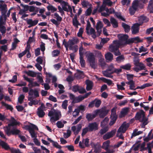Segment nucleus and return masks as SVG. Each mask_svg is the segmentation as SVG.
<instances>
[{
    "mask_svg": "<svg viewBox=\"0 0 153 153\" xmlns=\"http://www.w3.org/2000/svg\"><path fill=\"white\" fill-rule=\"evenodd\" d=\"M79 59L81 66L82 68L85 67V61L83 59V56H80Z\"/></svg>",
    "mask_w": 153,
    "mask_h": 153,
    "instance_id": "37998d69",
    "label": "nucleus"
},
{
    "mask_svg": "<svg viewBox=\"0 0 153 153\" xmlns=\"http://www.w3.org/2000/svg\"><path fill=\"white\" fill-rule=\"evenodd\" d=\"M113 55L110 52L107 53L105 56L106 60L108 61H111L113 59Z\"/></svg>",
    "mask_w": 153,
    "mask_h": 153,
    "instance_id": "cd10ccee",
    "label": "nucleus"
},
{
    "mask_svg": "<svg viewBox=\"0 0 153 153\" xmlns=\"http://www.w3.org/2000/svg\"><path fill=\"white\" fill-rule=\"evenodd\" d=\"M103 74L106 77H111V74H112L107 70L106 71H104Z\"/></svg>",
    "mask_w": 153,
    "mask_h": 153,
    "instance_id": "603ef678",
    "label": "nucleus"
},
{
    "mask_svg": "<svg viewBox=\"0 0 153 153\" xmlns=\"http://www.w3.org/2000/svg\"><path fill=\"white\" fill-rule=\"evenodd\" d=\"M151 85L150 83H145L140 86H137L136 88V89H143L146 87H149L151 86Z\"/></svg>",
    "mask_w": 153,
    "mask_h": 153,
    "instance_id": "a19ab883",
    "label": "nucleus"
},
{
    "mask_svg": "<svg viewBox=\"0 0 153 153\" xmlns=\"http://www.w3.org/2000/svg\"><path fill=\"white\" fill-rule=\"evenodd\" d=\"M19 123L16 120L11 121L10 123L8 124V126L6 127V128H10L11 126H16L18 125Z\"/></svg>",
    "mask_w": 153,
    "mask_h": 153,
    "instance_id": "4c0bfd02",
    "label": "nucleus"
},
{
    "mask_svg": "<svg viewBox=\"0 0 153 153\" xmlns=\"http://www.w3.org/2000/svg\"><path fill=\"white\" fill-rule=\"evenodd\" d=\"M7 5L6 4H1L0 5V11L1 14L3 13H7Z\"/></svg>",
    "mask_w": 153,
    "mask_h": 153,
    "instance_id": "5701e85b",
    "label": "nucleus"
},
{
    "mask_svg": "<svg viewBox=\"0 0 153 153\" xmlns=\"http://www.w3.org/2000/svg\"><path fill=\"white\" fill-rule=\"evenodd\" d=\"M68 101L67 100H65L62 102V107L64 109H66L68 105Z\"/></svg>",
    "mask_w": 153,
    "mask_h": 153,
    "instance_id": "6e6d98bb",
    "label": "nucleus"
},
{
    "mask_svg": "<svg viewBox=\"0 0 153 153\" xmlns=\"http://www.w3.org/2000/svg\"><path fill=\"white\" fill-rule=\"evenodd\" d=\"M132 39L133 43H138L141 42L143 41L141 39L138 37H136L132 38Z\"/></svg>",
    "mask_w": 153,
    "mask_h": 153,
    "instance_id": "de8ad7c7",
    "label": "nucleus"
},
{
    "mask_svg": "<svg viewBox=\"0 0 153 153\" xmlns=\"http://www.w3.org/2000/svg\"><path fill=\"white\" fill-rule=\"evenodd\" d=\"M37 114L39 117L42 118L44 117L45 114V113L44 111L43 110H40V108H38Z\"/></svg>",
    "mask_w": 153,
    "mask_h": 153,
    "instance_id": "2f4dec72",
    "label": "nucleus"
},
{
    "mask_svg": "<svg viewBox=\"0 0 153 153\" xmlns=\"http://www.w3.org/2000/svg\"><path fill=\"white\" fill-rule=\"evenodd\" d=\"M149 19L146 17L142 15L138 17L137 23L140 25H141L144 22H147L148 21Z\"/></svg>",
    "mask_w": 153,
    "mask_h": 153,
    "instance_id": "dca6fc26",
    "label": "nucleus"
},
{
    "mask_svg": "<svg viewBox=\"0 0 153 153\" xmlns=\"http://www.w3.org/2000/svg\"><path fill=\"white\" fill-rule=\"evenodd\" d=\"M116 131V129H114L111 130L110 132H108L103 136V139L104 140H107L113 137L115 135Z\"/></svg>",
    "mask_w": 153,
    "mask_h": 153,
    "instance_id": "f8f14e48",
    "label": "nucleus"
},
{
    "mask_svg": "<svg viewBox=\"0 0 153 153\" xmlns=\"http://www.w3.org/2000/svg\"><path fill=\"white\" fill-rule=\"evenodd\" d=\"M26 74L28 76L34 77H36V75L37 73L33 71H26Z\"/></svg>",
    "mask_w": 153,
    "mask_h": 153,
    "instance_id": "e433bc0d",
    "label": "nucleus"
},
{
    "mask_svg": "<svg viewBox=\"0 0 153 153\" xmlns=\"http://www.w3.org/2000/svg\"><path fill=\"white\" fill-rule=\"evenodd\" d=\"M123 59L124 56H120L116 58V61L117 62L120 63L122 61H123Z\"/></svg>",
    "mask_w": 153,
    "mask_h": 153,
    "instance_id": "e2e57ef3",
    "label": "nucleus"
},
{
    "mask_svg": "<svg viewBox=\"0 0 153 153\" xmlns=\"http://www.w3.org/2000/svg\"><path fill=\"white\" fill-rule=\"evenodd\" d=\"M54 16L56 18L57 21L58 22H59L60 23L62 21V18L59 16L57 13H55L54 14Z\"/></svg>",
    "mask_w": 153,
    "mask_h": 153,
    "instance_id": "052dcab7",
    "label": "nucleus"
},
{
    "mask_svg": "<svg viewBox=\"0 0 153 153\" xmlns=\"http://www.w3.org/2000/svg\"><path fill=\"white\" fill-rule=\"evenodd\" d=\"M98 79L99 80H102L104 82L107 83L108 85H111L113 83L111 80L108 79L104 77H100Z\"/></svg>",
    "mask_w": 153,
    "mask_h": 153,
    "instance_id": "c756f323",
    "label": "nucleus"
},
{
    "mask_svg": "<svg viewBox=\"0 0 153 153\" xmlns=\"http://www.w3.org/2000/svg\"><path fill=\"white\" fill-rule=\"evenodd\" d=\"M23 77L24 79L29 82L28 86L30 88H32L33 87L36 86H39V84L38 83L36 82H33L34 79L32 78H29L26 76L25 75L23 76Z\"/></svg>",
    "mask_w": 153,
    "mask_h": 153,
    "instance_id": "6e6552de",
    "label": "nucleus"
},
{
    "mask_svg": "<svg viewBox=\"0 0 153 153\" xmlns=\"http://www.w3.org/2000/svg\"><path fill=\"white\" fill-rule=\"evenodd\" d=\"M0 145L1 146L2 148L6 150H10V148L8 144L4 141H1L0 142Z\"/></svg>",
    "mask_w": 153,
    "mask_h": 153,
    "instance_id": "4be33fe9",
    "label": "nucleus"
},
{
    "mask_svg": "<svg viewBox=\"0 0 153 153\" xmlns=\"http://www.w3.org/2000/svg\"><path fill=\"white\" fill-rule=\"evenodd\" d=\"M47 8L48 10H51L52 13H53L57 10V9L52 5L48 6Z\"/></svg>",
    "mask_w": 153,
    "mask_h": 153,
    "instance_id": "c03bdc74",
    "label": "nucleus"
},
{
    "mask_svg": "<svg viewBox=\"0 0 153 153\" xmlns=\"http://www.w3.org/2000/svg\"><path fill=\"white\" fill-rule=\"evenodd\" d=\"M142 133V131H138L137 130L135 129L134 131L132 134V136H135L138 135Z\"/></svg>",
    "mask_w": 153,
    "mask_h": 153,
    "instance_id": "8fccbe9b",
    "label": "nucleus"
},
{
    "mask_svg": "<svg viewBox=\"0 0 153 153\" xmlns=\"http://www.w3.org/2000/svg\"><path fill=\"white\" fill-rule=\"evenodd\" d=\"M4 131L7 135L10 136L11 134L13 135H18L20 132V131L15 128H13L11 129V128H8L4 129Z\"/></svg>",
    "mask_w": 153,
    "mask_h": 153,
    "instance_id": "0eeeda50",
    "label": "nucleus"
},
{
    "mask_svg": "<svg viewBox=\"0 0 153 153\" xmlns=\"http://www.w3.org/2000/svg\"><path fill=\"white\" fill-rule=\"evenodd\" d=\"M10 152L11 153H22L19 149H16L13 148H11Z\"/></svg>",
    "mask_w": 153,
    "mask_h": 153,
    "instance_id": "0e129e2a",
    "label": "nucleus"
},
{
    "mask_svg": "<svg viewBox=\"0 0 153 153\" xmlns=\"http://www.w3.org/2000/svg\"><path fill=\"white\" fill-rule=\"evenodd\" d=\"M151 85L150 83H145L140 86H137L136 88V89H143L146 87H149L151 86Z\"/></svg>",
    "mask_w": 153,
    "mask_h": 153,
    "instance_id": "ea45409f",
    "label": "nucleus"
},
{
    "mask_svg": "<svg viewBox=\"0 0 153 153\" xmlns=\"http://www.w3.org/2000/svg\"><path fill=\"white\" fill-rule=\"evenodd\" d=\"M148 0H135L133 1H135V4L137 5L138 7L141 8L143 7V4L147 3Z\"/></svg>",
    "mask_w": 153,
    "mask_h": 153,
    "instance_id": "a211bd4d",
    "label": "nucleus"
},
{
    "mask_svg": "<svg viewBox=\"0 0 153 153\" xmlns=\"http://www.w3.org/2000/svg\"><path fill=\"white\" fill-rule=\"evenodd\" d=\"M140 25L138 23L134 24L131 27V30L133 34H136L139 32Z\"/></svg>",
    "mask_w": 153,
    "mask_h": 153,
    "instance_id": "4468645a",
    "label": "nucleus"
},
{
    "mask_svg": "<svg viewBox=\"0 0 153 153\" xmlns=\"http://www.w3.org/2000/svg\"><path fill=\"white\" fill-rule=\"evenodd\" d=\"M88 59L89 62L94 61L95 58L93 53H91L88 55Z\"/></svg>",
    "mask_w": 153,
    "mask_h": 153,
    "instance_id": "79ce46f5",
    "label": "nucleus"
},
{
    "mask_svg": "<svg viewBox=\"0 0 153 153\" xmlns=\"http://www.w3.org/2000/svg\"><path fill=\"white\" fill-rule=\"evenodd\" d=\"M82 127L81 124H79L77 125V130L76 131V127L75 126H72L71 128V129L72 131L74 132V134L76 135L79 134L82 128Z\"/></svg>",
    "mask_w": 153,
    "mask_h": 153,
    "instance_id": "f3484780",
    "label": "nucleus"
},
{
    "mask_svg": "<svg viewBox=\"0 0 153 153\" xmlns=\"http://www.w3.org/2000/svg\"><path fill=\"white\" fill-rule=\"evenodd\" d=\"M73 25L77 28L78 27V25H80L81 24L79 22L77 19V16L76 15L74 16V18L73 20Z\"/></svg>",
    "mask_w": 153,
    "mask_h": 153,
    "instance_id": "bb28decb",
    "label": "nucleus"
},
{
    "mask_svg": "<svg viewBox=\"0 0 153 153\" xmlns=\"http://www.w3.org/2000/svg\"><path fill=\"white\" fill-rule=\"evenodd\" d=\"M85 82L86 85V90L87 91L91 90L92 89L93 86L92 82L89 80H87Z\"/></svg>",
    "mask_w": 153,
    "mask_h": 153,
    "instance_id": "aec40b11",
    "label": "nucleus"
},
{
    "mask_svg": "<svg viewBox=\"0 0 153 153\" xmlns=\"http://www.w3.org/2000/svg\"><path fill=\"white\" fill-rule=\"evenodd\" d=\"M38 22V20L33 21L32 19H30L27 20V23L28 25H32L33 26H34L37 24Z\"/></svg>",
    "mask_w": 153,
    "mask_h": 153,
    "instance_id": "72a5a7b5",
    "label": "nucleus"
},
{
    "mask_svg": "<svg viewBox=\"0 0 153 153\" xmlns=\"http://www.w3.org/2000/svg\"><path fill=\"white\" fill-rule=\"evenodd\" d=\"M110 143V141L109 140L106 141L103 143V148L105 149H107L109 147V144Z\"/></svg>",
    "mask_w": 153,
    "mask_h": 153,
    "instance_id": "49530a36",
    "label": "nucleus"
},
{
    "mask_svg": "<svg viewBox=\"0 0 153 153\" xmlns=\"http://www.w3.org/2000/svg\"><path fill=\"white\" fill-rule=\"evenodd\" d=\"M47 140L51 143H52V144L54 146L58 148H61V146L59 145L57 142H54L52 140H51L50 138L48 137L47 138Z\"/></svg>",
    "mask_w": 153,
    "mask_h": 153,
    "instance_id": "473e14b6",
    "label": "nucleus"
},
{
    "mask_svg": "<svg viewBox=\"0 0 153 153\" xmlns=\"http://www.w3.org/2000/svg\"><path fill=\"white\" fill-rule=\"evenodd\" d=\"M113 45H111L109 46V50L114 53L115 56L120 55L121 53L119 50V48L121 46L120 45L118 42L117 41H113Z\"/></svg>",
    "mask_w": 153,
    "mask_h": 153,
    "instance_id": "39448f33",
    "label": "nucleus"
},
{
    "mask_svg": "<svg viewBox=\"0 0 153 153\" xmlns=\"http://www.w3.org/2000/svg\"><path fill=\"white\" fill-rule=\"evenodd\" d=\"M110 23L111 24L113 27L117 28L118 27V23L117 20L113 17H111L110 19Z\"/></svg>",
    "mask_w": 153,
    "mask_h": 153,
    "instance_id": "412c9836",
    "label": "nucleus"
},
{
    "mask_svg": "<svg viewBox=\"0 0 153 153\" xmlns=\"http://www.w3.org/2000/svg\"><path fill=\"white\" fill-rule=\"evenodd\" d=\"M108 130V128L107 126L105 127L104 128L101 129L100 131V133L101 135L105 133Z\"/></svg>",
    "mask_w": 153,
    "mask_h": 153,
    "instance_id": "09e8293b",
    "label": "nucleus"
},
{
    "mask_svg": "<svg viewBox=\"0 0 153 153\" xmlns=\"http://www.w3.org/2000/svg\"><path fill=\"white\" fill-rule=\"evenodd\" d=\"M24 98L25 96L23 94L21 95L18 98V102L20 104H22Z\"/></svg>",
    "mask_w": 153,
    "mask_h": 153,
    "instance_id": "4d7b16f0",
    "label": "nucleus"
},
{
    "mask_svg": "<svg viewBox=\"0 0 153 153\" xmlns=\"http://www.w3.org/2000/svg\"><path fill=\"white\" fill-rule=\"evenodd\" d=\"M25 127L26 130L29 131L32 138H34L33 140L35 145L38 146H40V143L36 138L37 136L34 131V130H38L37 127L36 125L30 123L29 125L25 126Z\"/></svg>",
    "mask_w": 153,
    "mask_h": 153,
    "instance_id": "f257e3e1",
    "label": "nucleus"
},
{
    "mask_svg": "<svg viewBox=\"0 0 153 153\" xmlns=\"http://www.w3.org/2000/svg\"><path fill=\"white\" fill-rule=\"evenodd\" d=\"M103 21L105 24L107 25V26L110 27L111 26L110 22L107 19L104 18L103 19Z\"/></svg>",
    "mask_w": 153,
    "mask_h": 153,
    "instance_id": "680f3d73",
    "label": "nucleus"
},
{
    "mask_svg": "<svg viewBox=\"0 0 153 153\" xmlns=\"http://www.w3.org/2000/svg\"><path fill=\"white\" fill-rule=\"evenodd\" d=\"M1 103L2 105L5 106L7 109L10 110L11 111H12L13 110V108L11 105L6 104L3 101H2L1 102Z\"/></svg>",
    "mask_w": 153,
    "mask_h": 153,
    "instance_id": "58836bf2",
    "label": "nucleus"
},
{
    "mask_svg": "<svg viewBox=\"0 0 153 153\" xmlns=\"http://www.w3.org/2000/svg\"><path fill=\"white\" fill-rule=\"evenodd\" d=\"M99 65L101 67H105L106 65V63L104 61L103 59H100L99 60Z\"/></svg>",
    "mask_w": 153,
    "mask_h": 153,
    "instance_id": "bf43d9fd",
    "label": "nucleus"
},
{
    "mask_svg": "<svg viewBox=\"0 0 153 153\" xmlns=\"http://www.w3.org/2000/svg\"><path fill=\"white\" fill-rule=\"evenodd\" d=\"M124 122L122 124L121 126L119 127L116 136L117 137H119L120 139H123V137L122 134L124 133Z\"/></svg>",
    "mask_w": 153,
    "mask_h": 153,
    "instance_id": "9b49d317",
    "label": "nucleus"
},
{
    "mask_svg": "<svg viewBox=\"0 0 153 153\" xmlns=\"http://www.w3.org/2000/svg\"><path fill=\"white\" fill-rule=\"evenodd\" d=\"M76 77L79 79L83 78L84 77V73L83 71L79 70H77Z\"/></svg>",
    "mask_w": 153,
    "mask_h": 153,
    "instance_id": "c9c22d12",
    "label": "nucleus"
},
{
    "mask_svg": "<svg viewBox=\"0 0 153 153\" xmlns=\"http://www.w3.org/2000/svg\"><path fill=\"white\" fill-rule=\"evenodd\" d=\"M83 100L82 97V96L80 95L77 97H75V98L72 100V103L75 104L80 102Z\"/></svg>",
    "mask_w": 153,
    "mask_h": 153,
    "instance_id": "a878e982",
    "label": "nucleus"
},
{
    "mask_svg": "<svg viewBox=\"0 0 153 153\" xmlns=\"http://www.w3.org/2000/svg\"><path fill=\"white\" fill-rule=\"evenodd\" d=\"M79 112L80 111L78 108L75 109L73 113V116L74 117H76V116H78Z\"/></svg>",
    "mask_w": 153,
    "mask_h": 153,
    "instance_id": "69168bd1",
    "label": "nucleus"
},
{
    "mask_svg": "<svg viewBox=\"0 0 153 153\" xmlns=\"http://www.w3.org/2000/svg\"><path fill=\"white\" fill-rule=\"evenodd\" d=\"M79 42L78 39L76 37H73L71 39L68 40L69 49L70 50L74 51V52H76L78 49V47L77 44Z\"/></svg>",
    "mask_w": 153,
    "mask_h": 153,
    "instance_id": "20e7f679",
    "label": "nucleus"
},
{
    "mask_svg": "<svg viewBox=\"0 0 153 153\" xmlns=\"http://www.w3.org/2000/svg\"><path fill=\"white\" fill-rule=\"evenodd\" d=\"M67 133H64V137L65 139H67L71 135V131L68 129L67 130Z\"/></svg>",
    "mask_w": 153,
    "mask_h": 153,
    "instance_id": "864d4df0",
    "label": "nucleus"
},
{
    "mask_svg": "<svg viewBox=\"0 0 153 153\" xmlns=\"http://www.w3.org/2000/svg\"><path fill=\"white\" fill-rule=\"evenodd\" d=\"M61 5L63 10H64V11L67 12H68V9L66 7V6H68L69 5L68 4L67 2H65L63 0L61 3Z\"/></svg>",
    "mask_w": 153,
    "mask_h": 153,
    "instance_id": "393cba45",
    "label": "nucleus"
},
{
    "mask_svg": "<svg viewBox=\"0 0 153 153\" xmlns=\"http://www.w3.org/2000/svg\"><path fill=\"white\" fill-rule=\"evenodd\" d=\"M116 107L113 108L111 110V114L110 116L111 120L109 123V125L111 126L113 125L116 122L117 118L118 116L116 113Z\"/></svg>",
    "mask_w": 153,
    "mask_h": 153,
    "instance_id": "423d86ee",
    "label": "nucleus"
},
{
    "mask_svg": "<svg viewBox=\"0 0 153 153\" xmlns=\"http://www.w3.org/2000/svg\"><path fill=\"white\" fill-rule=\"evenodd\" d=\"M135 117L136 120L143 123L141 126L142 127H144L148 123V118L145 117V112L142 110H140L136 113Z\"/></svg>",
    "mask_w": 153,
    "mask_h": 153,
    "instance_id": "7ed1b4c3",
    "label": "nucleus"
},
{
    "mask_svg": "<svg viewBox=\"0 0 153 153\" xmlns=\"http://www.w3.org/2000/svg\"><path fill=\"white\" fill-rule=\"evenodd\" d=\"M126 83L129 85V89L132 90H135L136 88H135V84L133 81H130L126 82Z\"/></svg>",
    "mask_w": 153,
    "mask_h": 153,
    "instance_id": "c85d7f7f",
    "label": "nucleus"
},
{
    "mask_svg": "<svg viewBox=\"0 0 153 153\" xmlns=\"http://www.w3.org/2000/svg\"><path fill=\"white\" fill-rule=\"evenodd\" d=\"M96 116V114H92L91 113H88L86 115V118L88 121H89L92 120Z\"/></svg>",
    "mask_w": 153,
    "mask_h": 153,
    "instance_id": "b1692460",
    "label": "nucleus"
},
{
    "mask_svg": "<svg viewBox=\"0 0 153 153\" xmlns=\"http://www.w3.org/2000/svg\"><path fill=\"white\" fill-rule=\"evenodd\" d=\"M95 101V106L96 108L99 107L101 103V101L100 100H94Z\"/></svg>",
    "mask_w": 153,
    "mask_h": 153,
    "instance_id": "3c124183",
    "label": "nucleus"
},
{
    "mask_svg": "<svg viewBox=\"0 0 153 153\" xmlns=\"http://www.w3.org/2000/svg\"><path fill=\"white\" fill-rule=\"evenodd\" d=\"M109 111V110L102 108L101 110H98L97 113L99 114V116L100 118H103L107 114Z\"/></svg>",
    "mask_w": 153,
    "mask_h": 153,
    "instance_id": "ddd939ff",
    "label": "nucleus"
},
{
    "mask_svg": "<svg viewBox=\"0 0 153 153\" xmlns=\"http://www.w3.org/2000/svg\"><path fill=\"white\" fill-rule=\"evenodd\" d=\"M56 125L59 128H62L64 126V124H63L61 121H58L56 123Z\"/></svg>",
    "mask_w": 153,
    "mask_h": 153,
    "instance_id": "13d9d810",
    "label": "nucleus"
},
{
    "mask_svg": "<svg viewBox=\"0 0 153 153\" xmlns=\"http://www.w3.org/2000/svg\"><path fill=\"white\" fill-rule=\"evenodd\" d=\"M148 9L150 13H153V0H151L149 1Z\"/></svg>",
    "mask_w": 153,
    "mask_h": 153,
    "instance_id": "f704fd0d",
    "label": "nucleus"
},
{
    "mask_svg": "<svg viewBox=\"0 0 153 153\" xmlns=\"http://www.w3.org/2000/svg\"><path fill=\"white\" fill-rule=\"evenodd\" d=\"M48 116L51 117L50 121L51 123L55 122L59 120L62 117L60 111L53 108H52L51 110L49 112Z\"/></svg>",
    "mask_w": 153,
    "mask_h": 153,
    "instance_id": "f03ea898",
    "label": "nucleus"
},
{
    "mask_svg": "<svg viewBox=\"0 0 153 153\" xmlns=\"http://www.w3.org/2000/svg\"><path fill=\"white\" fill-rule=\"evenodd\" d=\"M117 37L119 40H116L114 41H117L118 42L120 45L121 46L124 44V34H118Z\"/></svg>",
    "mask_w": 153,
    "mask_h": 153,
    "instance_id": "6ab92c4d",
    "label": "nucleus"
},
{
    "mask_svg": "<svg viewBox=\"0 0 153 153\" xmlns=\"http://www.w3.org/2000/svg\"><path fill=\"white\" fill-rule=\"evenodd\" d=\"M140 59L138 57H134V58L133 61L134 64V65L135 66L140 62Z\"/></svg>",
    "mask_w": 153,
    "mask_h": 153,
    "instance_id": "338daca9",
    "label": "nucleus"
},
{
    "mask_svg": "<svg viewBox=\"0 0 153 153\" xmlns=\"http://www.w3.org/2000/svg\"><path fill=\"white\" fill-rule=\"evenodd\" d=\"M98 125L96 122L90 123L88 124V127L89 129V132L96 131L98 129Z\"/></svg>",
    "mask_w": 153,
    "mask_h": 153,
    "instance_id": "9d476101",
    "label": "nucleus"
},
{
    "mask_svg": "<svg viewBox=\"0 0 153 153\" xmlns=\"http://www.w3.org/2000/svg\"><path fill=\"white\" fill-rule=\"evenodd\" d=\"M60 53V51L58 50H54L52 52L53 56L56 57L58 56Z\"/></svg>",
    "mask_w": 153,
    "mask_h": 153,
    "instance_id": "a18cd8bd",
    "label": "nucleus"
},
{
    "mask_svg": "<svg viewBox=\"0 0 153 153\" xmlns=\"http://www.w3.org/2000/svg\"><path fill=\"white\" fill-rule=\"evenodd\" d=\"M128 35L125 34V45L130 44L133 43L132 38L128 39Z\"/></svg>",
    "mask_w": 153,
    "mask_h": 153,
    "instance_id": "7c9ffc66",
    "label": "nucleus"
},
{
    "mask_svg": "<svg viewBox=\"0 0 153 153\" xmlns=\"http://www.w3.org/2000/svg\"><path fill=\"white\" fill-rule=\"evenodd\" d=\"M115 68H114L113 66L112 65H109L108 68V69H107L108 71H109L111 73L113 74L114 72V70Z\"/></svg>",
    "mask_w": 153,
    "mask_h": 153,
    "instance_id": "774afa93",
    "label": "nucleus"
},
{
    "mask_svg": "<svg viewBox=\"0 0 153 153\" xmlns=\"http://www.w3.org/2000/svg\"><path fill=\"white\" fill-rule=\"evenodd\" d=\"M135 1H133L132 6L129 9V13L131 15H133L135 13V11L137 9L138 7L135 4Z\"/></svg>",
    "mask_w": 153,
    "mask_h": 153,
    "instance_id": "2eb2a0df",
    "label": "nucleus"
},
{
    "mask_svg": "<svg viewBox=\"0 0 153 153\" xmlns=\"http://www.w3.org/2000/svg\"><path fill=\"white\" fill-rule=\"evenodd\" d=\"M88 132H89V129L88 128V126L83 128L82 130V132L81 134L82 136L85 135Z\"/></svg>",
    "mask_w": 153,
    "mask_h": 153,
    "instance_id": "5fc2aeb1",
    "label": "nucleus"
},
{
    "mask_svg": "<svg viewBox=\"0 0 153 153\" xmlns=\"http://www.w3.org/2000/svg\"><path fill=\"white\" fill-rule=\"evenodd\" d=\"M146 66L141 62L136 65L133 68V70L137 72H138L140 71L146 70Z\"/></svg>",
    "mask_w": 153,
    "mask_h": 153,
    "instance_id": "1a4fd4ad",
    "label": "nucleus"
}]
</instances>
